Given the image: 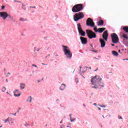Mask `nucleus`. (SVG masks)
<instances>
[{"mask_svg":"<svg viewBox=\"0 0 128 128\" xmlns=\"http://www.w3.org/2000/svg\"><path fill=\"white\" fill-rule=\"evenodd\" d=\"M123 30L124 32H128V26H125L123 28Z\"/></svg>","mask_w":128,"mask_h":128,"instance_id":"obj_18","label":"nucleus"},{"mask_svg":"<svg viewBox=\"0 0 128 128\" xmlns=\"http://www.w3.org/2000/svg\"><path fill=\"white\" fill-rule=\"evenodd\" d=\"M118 118L120 119V120H122V118L120 116H118Z\"/></svg>","mask_w":128,"mask_h":128,"instance_id":"obj_30","label":"nucleus"},{"mask_svg":"<svg viewBox=\"0 0 128 128\" xmlns=\"http://www.w3.org/2000/svg\"><path fill=\"white\" fill-rule=\"evenodd\" d=\"M8 18H10V20H12V16H10L8 14Z\"/></svg>","mask_w":128,"mask_h":128,"instance_id":"obj_27","label":"nucleus"},{"mask_svg":"<svg viewBox=\"0 0 128 128\" xmlns=\"http://www.w3.org/2000/svg\"><path fill=\"white\" fill-rule=\"evenodd\" d=\"M94 106H96V104L94 103Z\"/></svg>","mask_w":128,"mask_h":128,"instance_id":"obj_48","label":"nucleus"},{"mask_svg":"<svg viewBox=\"0 0 128 128\" xmlns=\"http://www.w3.org/2000/svg\"><path fill=\"white\" fill-rule=\"evenodd\" d=\"M20 20L21 22H24V21L26 20V19H24V18H20Z\"/></svg>","mask_w":128,"mask_h":128,"instance_id":"obj_26","label":"nucleus"},{"mask_svg":"<svg viewBox=\"0 0 128 128\" xmlns=\"http://www.w3.org/2000/svg\"><path fill=\"white\" fill-rule=\"evenodd\" d=\"M48 56H50V54H48Z\"/></svg>","mask_w":128,"mask_h":128,"instance_id":"obj_58","label":"nucleus"},{"mask_svg":"<svg viewBox=\"0 0 128 128\" xmlns=\"http://www.w3.org/2000/svg\"><path fill=\"white\" fill-rule=\"evenodd\" d=\"M102 38L108 41V30H106L102 34Z\"/></svg>","mask_w":128,"mask_h":128,"instance_id":"obj_9","label":"nucleus"},{"mask_svg":"<svg viewBox=\"0 0 128 128\" xmlns=\"http://www.w3.org/2000/svg\"><path fill=\"white\" fill-rule=\"evenodd\" d=\"M66 84H62L60 89V90H64V88H66Z\"/></svg>","mask_w":128,"mask_h":128,"instance_id":"obj_14","label":"nucleus"},{"mask_svg":"<svg viewBox=\"0 0 128 128\" xmlns=\"http://www.w3.org/2000/svg\"><path fill=\"white\" fill-rule=\"evenodd\" d=\"M80 40L82 44H88V39L86 38L80 36Z\"/></svg>","mask_w":128,"mask_h":128,"instance_id":"obj_10","label":"nucleus"},{"mask_svg":"<svg viewBox=\"0 0 128 128\" xmlns=\"http://www.w3.org/2000/svg\"><path fill=\"white\" fill-rule=\"evenodd\" d=\"M118 52H120V50H118Z\"/></svg>","mask_w":128,"mask_h":128,"instance_id":"obj_45","label":"nucleus"},{"mask_svg":"<svg viewBox=\"0 0 128 128\" xmlns=\"http://www.w3.org/2000/svg\"><path fill=\"white\" fill-rule=\"evenodd\" d=\"M8 74H10V73L8 72Z\"/></svg>","mask_w":128,"mask_h":128,"instance_id":"obj_47","label":"nucleus"},{"mask_svg":"<svg viewBox=\"0 0 128 128\" xmlns=\"http://www.w3.org/2000/svg\"><path fill=\"white\" fill-rule=\"evenodd\" d=\"M2 128V126H0V128Z\"/></svg>","mask_w":128,"mask_h":128,"instance_id":"obj_50","label":"nucleus"},{"mask_svg":"<svg viewBox=\"0 0 128 128\" xmlns=\"http://www.w3.org/2000/svg\"><path fill=\"white\" fill-rule=\"evenodd\" d=\"M122 38H126V40H128V36L126 34H123Z\"/></svg>","mask_w":128,"mask_h":128,"instance_id":"obj_22","label":"nucleus"},{"mask_svg":"<svg viewBox=\"0 0 128 128\" xmlns=\"http://www.w3.org/2000/svg\"><path fill=\"white\" fill-rule=\"evenodd\" d=\"M100 106L101 107V108H106V106L104 104H102V105H100Z\"/></svg>","mask_w":128,"mask_h":128,"instance_id":"obj_29","label":"nucleus"},{"mask_svg":"<svg viewBox=\"0 0 128 128\" xmlns=\"http://www.w3.org/2000/svg\"><path fill=\"white\" fill-rule=\"evenodd\" d=\"M46 58H48V56H46Z\"/></svg>","mask_w":128,"mask_h":128,"instance_id":"obj_59","label":"nucleus"},{"mask_svg":"<svg viewBox=\"0 0 128 128\" xmlns=\"http://www.w3.org/2000/svg\"><path fill=\"white\" fill-rule=\"evenodd\" d=\"M6 94H10V93H8V92H6Z\"/></svg>","mask_w":128,"mask_h":128,"instance_id":"obj_43","label":"nucleus"},{"mask_svg":"<svg viewBox=\"0 0 128 128\" xmlns=\"http://www.w3.org/2000/svg\"><path fill=\"white\" fill-rule=\"evenodd\" d=\"M18 2L20 3V2H20V1H18Z\"/></svg>","mask_w":128,"mask_h":128,"instance_id":"obj_44","label":"nucleus"},{"mask_svg":"<svg viewBox=\"0 0 128 128\" xmlns=\"http://www.w3.org/2000/svg\"><path fill=\"white\" fill-rule=\"evenodd\" d=\"M24 86H26V85L24 84H20V88L21 90H24Z\"/></svg>","mask_w":128,"mask_h":128,"instance_id":"obj_20","label":"nucleus"},{"mask_svg":"<svg viewBox=\"0 0 128 128\" xmlns=\"http://www.w3.org/2000/svg\"><path fill=\"white\" fill-rule=\"evenodd\" d=\"M86 32L88 38H90V40H92V38H96V34L92 30H86Z\"/></svg>","mask_w":128,"mask_h":128,"instance_id":"obj_5","label":"nucleus"},{"mask_svg":"<svg viewBox=\"0 0 128 128\" xmlns=\"http://www.w3.org/2000/svg\"><path fill=\"white\" fill-rule=\"evenodd\" d=\"M102 78H100V76H96L91 80L92 84L96 86L98 84V86H100L104 88V83H102Z\"/></svg>","mask_w":128,"mask_h":128,"instance_id":"obj_1","label":"nucleus"},{"mask_svg":"<svg viewBox=\"0 0 128 128\" xmlns=\"http://www.w3.org/2000/svg\"><path fill=\"white\" fill-rule=\"evenodd\" d=\"M14 2H18V1H16V0H14Z\"/></svg>","mask_w":128,"mask_h":128,"instance_id":"obj_46","label":"nucleus"},{"mask_svg":"<svg viewBox=\"0 0 128 128\" xmlns=\"http://www.w3.org/2000/svg\"><path fill=\"white\" fill-rule=\"evenodd\" d=\"M18 110H20V108H18Z\"/></svg>","mask_w":128,"mask_h":128,"instance_id":"obj_53","label":"nucleus"},{"mask_svg":"<svg viewBox=\"0 0 128 128\" xmlns=\"http://www.w3.org/2000/svg\"><path fill=\"white\" fill-rule=\"evenodd\" d=\"M70 120L72 122H74V120H76V118H72V114H70Z\"/></svg>","mask_w":128,"mask_h":128,"instance_id":"obj_21","label":"nucleus"},{"mask_svg":"<svg viewBox=\"0 0 128 128\" xmlns=\"http://www.w3.org/2000/svg\"><path fill=\"white\" fill-rule=\"evenodd\" d=\"M92 88H96V86H94L92 87Z\"/></svg>","mask_w":128,"mask_h":128,"instance_id":"obj_33","label":"nucleus"},{"mask_svg":"<svg viewBox=\"0 0 128 128\" xmlns=\"http://www.w3.org/2000/svg\"><path fill=\"white\" fill-rule=\"evenodd\" d=\"M80 34L81 36H86V32H84V31L82 30H81L80 31L78 32Z\"/></svg>","mask_w":128,"mask_h":128,"instance_id":"obj_13","label":"nucleus"},{"mask_svg":"<svg viewBox=\"0 0 128 128\" xmlns=\"http://www.w3.org/2000/svg\"><path fill=\"white\" fill-rule=\"evenodd\" d=\"M8 14L6 12H0V16L2 18L3 20H6Z\"/></svg>","mask_w":128,"mask_h":128,"instance_id":"obj_8","label":"nucleus"},{"mask_svg":"<svg viewBox=\"0 0 128 128\" xmlns=\"http://www.w3.org/2000/svg\"><path fill=\"white\" fill-rule=\"evenodd\" d=\"M98 110H102L100 108H98Z\"/></svg>","mask_w":128,"mask_h":128,"instance_id":"obj_40","label":"nucleus"},{"mask_svg":"<svg viewBox=\"0 0 128 128\" xmlns=\"http://www.w3.org/2000/svg\"><path fill=\"white\" fill-rule=\"evenodd\" d=\"M6 82H8V79H6Z\"/></svg>","mask_w":128,"mask_h":128,"instance_id":"obj_41","label":"nucleus"},{"mask_svg":"<svg viewBox=\"0 0 128 128\" xmlns=\"http://www.w3.org/2000/svg\"><path fill=\"white\" fill-rule=\"evenodd\" d=\"M90 70H92V68L90 67Z\"/></svg>","mask_w":128,"mask_h":128,"instance_id":"obj_52","label":"nucleus"},{"mask_svg":"<svg viewBox=\"0 0 128 128\" xmlns=\"http://www.w3.org/2000/svg\"><path fill=\"white\" fill-rule=\"evenodd\" d=\"M128 58H126V59H124L123 60H128Z\"/></svg>","mask_w":128,"mask_h":128,"instance_id":"obj_36","label":"nucleus"},{"mask_svg":"<svg viewBox=\"0 0 128 128\" xmlns=\"http://www.w3.org/2000/svg\"><path fill=\"white\" fill-rule=\"evenodd\" d=\"M104 22L102 20H100L98 22V26H104Z\"/></svg>","mask_w":128,"mask_h":128,"instance_id":"obj_17","label":"nucleus"},{"mask_svg":"<svg viewBox=\"0 0 128 128\" xmlns=\"http://www.w3.org/2000/svg\"><path fill=\"white\" fill-rule=\"evenodd\" d=\"M8 118L6 119V120H4V122H5V123H6V122H8Z\"/></svg>","mask_w":128,"mask_h":128,"instance_id":"obj_28","label":"nucleus"},{"mask_svg":"<svg viewBox=\"0 0 128 128\" xmlns=\"http://www.w3.org/2000/svg\"><path fill=\"white\" fill-rule=\"evenodd\" d=\"M20 112V111L18 110V112Z\"/></svg>","mask_w":128,"mask_h":128,"instance_id":"obj_54","label":"nucleus"},{"mask_svg":"<svg viewBox=\"0 0 128 128\" xmlns=\"http://www.w3.org/2000/svg\"><path fill=\"white\" fill-rule=\"evenodd\" d=\"M105 30H106V28H98V32L102 33L103 32H104Z\"/></svg>","mask_w":128,"mask_h":128,"instance_id":"obj_16","label":"nucleus"},{"mask_svg":"<svg viewBox=\"0 0 128 128\" xmlns=\"http://www.w3.org/2000/svg\"><path fill=\"white\" fill-rule=\"evenodd\" d=\"M24 4H22V8H24V10H26V8H24Z\"/></svg>","mask_w":128,"mask_h":128,"instance_id":"obj_32","label":"nucleus"},{"mask_svg":"<svg viewBox=\"0 0 128 128\" xmlns=\"http://www.w3.org/2000/svg\"><path fill=\"white\" fill-rule=\"evenodd\" d=\"M111 38L112 40V42L113 44H118V42H120V39L118 38V36L116 34L113 33L111 34Z\"/></svg>","mask_w":128,"mask_h":128,"instance_id":"obj_6","label":"nucleus"},{"mask_svg":"<svg viewBox=\"0 0 128 128\" xmlns=\"http://www.w3.org/2000/svg\"><path fill=\"white\" fill-rule=\"evenodd\" d=\"M38 50H40V49L38 50Z\"/></svg>","mask_w":128,"mask_h":128,"instance_id":"obj_56","label":"nucleus"},{"mask_svg":"<svg viewBox=\"0 0 128 128\" xmlns=\"http://www.w3.org/2000/svg\"><path fill=\"white\" fill-rule=\"evenodd\" d=\"M84 18V15L82 12L76 13L74 16V22H78L80 20H82V18Z\"/></svg>","mask_w":128,"mask_h":128,"instance_id":"obj_4","label":"nucleus"},{"mask_svg":"<svg viewBox=\"0 0 128 128\" xmlns=\"http://www.w3.org/2000/svg\"><path fill=\"white\" fill-rule=\"evenodd\" d=\"M92 52H96V51H94V50H92Z\"/></svg>","mask_w":128,"mask_h":128,"instance_id":"obj_55","label":"nucleus"},{"mask_svg":"<svg viewBox=\"0 0 128 128\" xmlns=\"http://www.w3.org/2000/svg\"><path fill=\"white\" fill-rule=\"evenodd\" d=\"M112 54H114V56H118V52L116 51H112Z\"/></svg>","mask_w":128,"mask_h":128,"instance_id":"obj_19","label":"nucleus"},{"mask_svg":"<svg viewBox=\"0 0 128 128\" xmlns=\"http://www.w3.org/2000/svg\"><path fill=\"white\" fill-rule=\"evenodd\" d=\"M64 128V126H60V128Z\"/></svg>","mask_w":128,"mask_h":128,"instance_id":"obj_38","label":"nucleus"},{"mask_svg":"<svg viewBox=\"0 0 128 128\" xmlns=\"http://www.w3.org/2000/svg\"><path fill=\"white\" fill-rule=\"evenodd\" d=\"M96 58V60H98V58Z\"/></svg>","mask_w":128,"mask_h":128,"instance_id":"obj_57","label":"nucleus"},{"mask_svg":"<svg viewBox=\"0 0 128 128\" xmlns=\"http://www.w3.org/2000/svg\"><path fill=\"white\" fill-rule=\"evenodd\" d=\"M104 117V116H102Z\"/></svg>","mask_w":128,"mask_h":128,"instance_id":"obj_60","label":"nucleus"},{"mask_svg":"<svg viewBox=\"0 0 128 128\" xmlns=\"http://www.w3.org/2000/svg\"><path fill=\"white\" fill-rule=\"evenodd\" d=\"M100 42L101 44V48H104L106 46V42L104 39L100 38Z\"/></svg>","mask_w":128,"mask_h":128,"instance_id":"obj_11","label":"nucleus"},{"mask_svg":"<svg viewBox=\"0 0 128 128\" xmlns=\"http://www.w3.org/2000/svg\"><path fill=\"white\" fill-rule=\"evenodd\" d=\"M84 9V6L82 4H77L74 5L72 8V12H78Z\"/></svg>","mask_w":128,"mask_h":128,"instance_id":"obj_3","label":"nucleus"},{"mask_svg":"<svg viewBox=\"0 0 128 128\" xmlns=\"http://www.w3.org/2000/svg\"><path fill=\"white\" fill-rule=\"evenodd\" d=\"M90 46H92V44H91Z\"/></svg>","mask_w":128,"mask_h":128,"instance_id":"obj_51","label":"nucleus"},{"mask_svg":"<svg viewBox=\"0 0 128 128\" xmlns=\"http://www.w3.org/2000/svg\"><path fill=\"white\" fill-rule=\"evenodd\" d=\"M6 87L3 86L2 88V92H6Z\"/></svg>","mask_w":128,"mask_h":128,"instance_id":"obj_24","label":"nucleus"},{"mask_svg":"<svg viewBox=\"0 0 128 128\" xmlns=\"http://www.w3.org/2000/svg\"><path fill=\"white\" fill-rule=\"evenodd\" d=\"M98 70V68H96V70H94V72H96V70Z\"/></svg>","mask_w":128,"mask_h":128,"instance_id":"obj_37","label":"nucleus"},{"mask_svg":"<svg viewBox=\"0 0 128 128\" xmlns=\"http://www.w3.org/2000/svg\"><path fill=\"white\" fill-rule=\"evenodd\" d=\"M63 51L64 53L65 56L67 58H72V53L70 52V50L68 48V46H65L62 45Z\"/></svg>","mask_w":128,"mask_h":128,"instance_id":"obj_2","label":"nucleus"},{"mask_svg":"<svg viewBox=\"0 0 128 128\" xmlns=\"http://www.w3.org/2000/svg\"><path fill=\"white\" fill-rule=\"evenodd\" d=\"M86 24L88 26H91L92 28H94V20H92L90 18H88L86 21Z\"/></svg>","mask_w":128,"mask_h":128,"instance_id":"obj_7","label":"nucleus"},{"mask_svg":"<svg viewBox=\"0 0 128 128\" xmlns=\"http://www.w3.org/2000/svg\"><path fill=\"white\" fill-rule=\"evenodd\" d=\"M14 96H20V92L18 90H16L14 92Z\"/></svg>","mask_w":128,"mask_h":128,"instance_id":"obj_12","label":"nucleus"},{"mask_svg":"<svg viewBox=\"0 0 128 128\" xmlns=\"http://www.w3.org/2000/svg\"><path fill=\"white\" fill-rule=\"evenodd\" d=\"M94 30L95 32H98V29L96 26L94 27Z\"/></svg>","mask_w":128,"mask_h":128,"instance_id":"obj_23","label":"nucleus"},{"mask_svg":"<svg viewBox=\"0 0 128 128\" xmlns=\"http://www.w3.org/2000/svg\"><path fill=\"white\" fill-rule=\"evenodd\" d=\"M111 46H114V44H111Z\"/></svg>","mask_w":128,"mask_h":128,"instance_id":"obj_35","label":"nucleus"},{"mask_svg":"<svg viewBox=\"0 0 128 128\" xmlns=\"http://www.w3.org/2000/svg\"><path fill=\"white\" fill-rule=\"evenodd\" d=\"M32 100V98L31 96H30L27 100V102H31Z\"/></svg>","mask_w":128,"mask_h":128,"instance_id":"obj_25","label":"nucleus"},{"mask_svg":"<svg viewBox=\"0 0 128 128\" xmlns=\"http://www.w3.org/2000/svg\"><path fill=\"white\" fill-rule=\"evenodd\" d=\"M14 116H16V112L14 114Z\"/></svg>","mask_w":128,"mask_h":128,"instance_id":"obj_42","label":"nucleus"},{"mask_svg":"<svg viewBox=\"0 0 128 128\" xmlns=\"http://www.w3.org/2000/svg\"><path fill=\"white\" fill-rule=\"evenodd\" d=\"M42 64L43 66L44 65H46V64H44V63H42Z\"/></svg>","mask_w":128,"mask_h":128,"instance_id":"obj_39","label":"nucleus"},{"mask_svg":"<svg viewBox=\"0 0 128 128\" xmlns=\"http://www.w3.org/2000/svg\"><path fill=\"white\" fill-rule=\"evenodd\" d=\"M4 6H2V10H4Z\"/></svg>","mask_w":128,"mask_h":128,"instance_id":"obj_34","label":"nucleus"},{"mask_svg":"<svg viewBox=\"0 0 128 128\" xmlns=\"http://www.w3.org/2000/svg\"><path fill=\"white\" fill-rule=\"evenodd\" d=\"M30 8H36V6H33V7L30 6Z\"/></svg>","mask_w":128,"mask_h":128,"instance_id":"obj_49","label":"nucleus"},{"mask_svg":"<svg viewBox=\"0 0 128 128\" xmlns=\"http://www.w3.org/2000/svg\"><path fill=\"white\" fill-rule=\"evenodd\" d=\"M78 26V32H80V30H82V25H80V23L77 24Z\"/></svg>","mask_w":128,"mask_h":128,"instance_id":"obj_15","label":"nucleus"},{"mask_svg":"<svg viewBox=\"0 0 128 128\" xmlns=\"http://www.w3.org/2000/svg\"><path fill=\"white\" fill-rule=\"evenodd\" d=\"M32 66H34L35 68H38V66H36V65H34V64H32Z\"/></svg>","mask_w":128,"mask_h":128,"instance_id":"obj_31","label":"nucleus"}]
</instances>
